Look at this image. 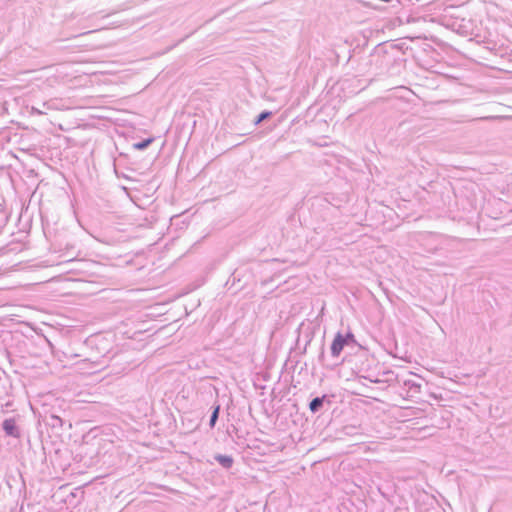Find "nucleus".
<instances>
[{
  "mask_svg": "<svg viewBox=\"0 0 512 512\" xmlns=\"http://www.w3.org/2000/svg\"><path fill=\"white\" fill-rule=\"evenodd\" d=\"M322 403H323V400L322 398H314L311 402H310V405H309V408L312 412H316L318 410L319 407L322 406Z\"/></svg>",
  "mask_w": 512,
  "mask_h": 512,
  "instance_id": "4",
  "label": "nucleus"
},
{
  "mask_svg": "<svg viewBox=\"0 0 512 512\" xmlns=\"http://www.w3.org/2000/svg\"><path fill=\"white\" fill-rule=\"evenodd\" d=\"M345 339L341 334H337L331 345V352L334 356H338L345 346Z\"/></svg>",
  "mask_w": 512,
  "mask_h": 512,
  "instance_id": "1",
  "label": "nucleus"
},
{
  "mask_svg": "<svg viewBox=\"0 0 512 512\" xmlns=\"http://www.w3.org/2000/svg\"><path fill=\"white\" fill-rule=\"evenodd\" d=\"M152 141H153V139H147L143 142L136 143V144H134V148L137 150H142V149L146 148Z\"/></svg>",
  "mask_w": 512,
  "mask_h": 512,
  "instance_id": "6",
  "label": "nucleus"
},
{
  "mask_svg": "<svg viewBox=\"0 0 512 512\" xmlns=\"http://www.w3.org/2000/svg\"><path fill=\"white\" fill-rule=\"evenodd\" d=\"M215 459L218 461V463L223 466L224 468H230L234 460L231 456L228 455H217Z\"/></svg>",
  "mask_w": 512,
  "mask_h": 512,
  "instance_id": "3",
  "label": "nucleus"
},
{
  "mask_svg": "<svg viewBox=\"0 0 512 512\" xmlns=\"http://www.w3.org/2000/svg\"><path fill=\"white\" fill-rule=\"evenodd\" d=\"M268 116H269V113H267V112H266V113H262V114H260V115H259V117H258V119H257V121H256V123H260L262 120H264V119H265V118H267Z\"/></svg>",
  "mask_w": 512,
  "mask_h": 512,
  "instance_id": "7",
  "label": "nucleus"
},
{
  "mask_svg": "<svg viewBox=\"0 0 512 512\" xmlns=\"http://www.w3.org/2000/svg\"><path fill=\"white\" fill-rule=\"evenodd\" d=\"M3 429L8 435L16 436L17 435V427L14 419H6L3 422Z\"/></svg>",
  "mask_w": 512,
  "mask_h": 512,
  "instance_id": "2",
  "label": "nucleus"
},
{
  "mask_svg": "<svg viewBox=\"0 0 512 512\" xmlns=\"http://www.w3.org/2000/svg\"><path fill=\"white\" fill-rule=\"evenodd\" d=\"M219 410H220V407L219 406H216L213 410V413H212V416H211V419H210V426L213 427L216 423V420L218 418V414H219Z\"/></svg>",
  "mask_w": 512,
  "mask_h": 512,
  "instance_id": "5",
  "label": "nucleus"
}]
</instances>
